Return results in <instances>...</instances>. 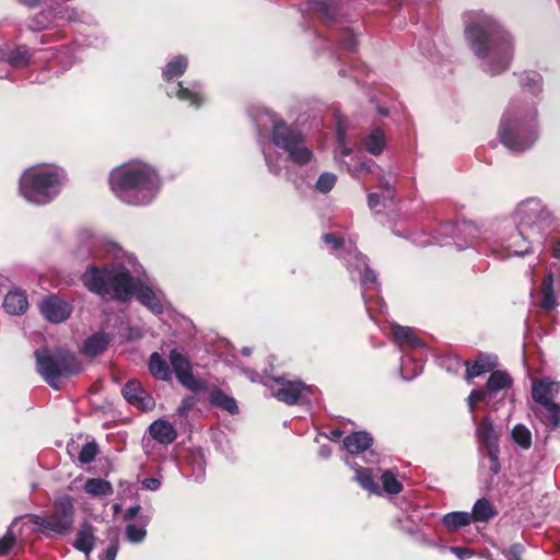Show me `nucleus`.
<instances>
[{
    "label": "nucleus",
    "mask_w": 560,
    "mask_h": 560,
    "mask_svg": "<svg viewBox=\"0 0 560 560\" xmlns=\"http://www.w3.org/2000/svg\"><path fill=\"white\" fill-rule=\"evenodd\" d=\"M38 307L43 317L51 324L66 322L73 312V305L55 293L45 296Z\"/></svg>",
    "instance_id": "11"
},
{
    "label": "nucleus",
    "mask_w": 560,
    "mask_h": 560,
    "mask_svg": "<svg viewBox=\"0 0 560 560\" xmlns=\"http://www.w3.org/2000/svg\"><path fill=\"white\" fill-rule=\"evenodd\" d=\"M149 370L155 378L163 381L170 378L168 366L166 362L156 352L153 353L150 358Z\"/></svg>",
    "instance_id": "37"
},
{
    "label": "nucleus",
    "mask_w": 560,
    "mask_h": 560,
    "mask_svg": "<svg viewBox=\"0 0 560 560\" xmlns=\"http://www.w3.org/2000/svg\"><path fill=\"white\" fill-rule=\"evenodd\" d=\"M466 378L470 381L474 377L491 371L495 366V361L490 355L480 354L472 364L466 362Z\"/></svg>",
    "instance_id": "23"
},
{
    "label": "nucleus",
    "mask_w": 560,
    "mask_h": 560,
    "mask_svg": "<svg viewBox=\"0 0 560 560\" xmlns=\"http://www.w3.org/2000/svg\"><path fill=\"white\" fill-rule=\"evenodd\" d=\"M512 384V380L508 373L502 371H495L491 373L487 381V390L491 394H497L498 392L509 388Z\"/></svg>",
    "instance_id": "28"
},
{
    "label": "nucleus",
    "mask_w": 560,
    "mask_h": 560,
    "mask_svg": "<svg viewBox=\"0 0 560 560\" xmlns=\"http://www.w3.org/2000/svg\"><path fill=\"white\" fill-rule=\"evenodd\" d=\"M337 141H338V149L337 154L341 156H347L351 153V149L347 148L346 145V130L342 126V121L338 120L337 122Z\"/></svg>",
    "instance_id": "46"
},
{
    "label": "nucleus",
    "mask_w": 560,
    "mask_h": 560,
    "mask_svg": "<svg viewBox=\"0 0 560 560\" xmlns=\"http://www.w3.org/2000/svg\"><path fill=\"white\" fill-rule=\"evenodd\" d=\"M354 478L362 488L370 492H377V485L374 482L370 469L363 467L357 468Z\"/></svg>",
    "instance_id": "41"
},
{
    "label": "nucleus",
    "mask_w": 560,
    "mask_h": 560,
    "mask_svg": "<svg viewBox=\"0 0 560 560\" xmlns=\"http://www.w3.org/2000/svg\"><path fill=\"white\" fill-rule=\"evenodd\" d=\"M368 202L372 210H376L377 206L381 203V197L377 194H369Z\"/></svg>",
    "instance_id": "60"
},
{
    "label": "nucleus",
    "mask_w": 560,
    "mask_h": 560,
    "mask_svg": "<svg viewBox=\"0 0 560 560\" xmlns=\"http://www.w3.org/2000/svg\"><path fill=\"white\" fill-rule=\"evenodd\" d=\"M386 140L385 135L380 129H374L371 133L365 138L364 145L368 152L373 155L380 154L385 148Z\"/></svg>",
    "instance_id": "31"
},
{
    "label": "nucleus",
    "mask_w": 560,
    "mask_h": 560,
    "mask_svg": "<svg viewBox=\"0 0 560 560\" xmlns=\"http://www.w3.org/2000/svg\"><path fill=\"white\" fill-rule=\"evenodd\" d=\"M85 13L77 8L63 4H49L46 9L28 18L24 23V28L32 33H38L48 30L55 22H84Z\"/></svg>",
    "instance_id": "9"
},
{
    "label": "nucleus",
    "mask_w": 560,
    "mask_h": 560,
    "mask_svg": "<svg viewBox=\"0 0 560 560\" xmlns=\"http://www.w3.org/2000/svg\"><path fill=\"white\" fill-rule=\"evenodd\" d=\"M149 434L161 444H171L176 439V430L165 420H156L149 427Z\"/></svg>",
    "instance_id": "20"
},
{
    "label": "nucleus",
    "mask_w": 560,
    "mask_h": 560,
    "mask_svg": "<svg viewBox=\"0 0 560 560\" xmlns=\"http://www.w3.org/2000/svg\"><path fill=\"white\" fill-rule=\"evenodd\" d=\"M4 311L10 315H22L28 308V301L21 290L9 291L2 304Z\"/></svg>",
    "instance_id": "19"
},
{
    "label": "nucleus",
    "mask_w": 560,
    "mask_h": 560,
    "mask_svg": "<svg viewBox=\"0 0 560 560\" xmlns=\"http://www.w3.org/2000/svg\"><path fill=\"white\" fill-rule=\"evenodd\" d=\"M534 237H518L517 229L511 236L506 240V249L510 255L522 256L529 250V245L526 243L527 240H533Z\"/></svg>",
    "instance_id": "34"
},
{
    "label": "nucleus",
    "mask_w": 560,
    "mask_h": 560,
    "mask_svg": "<svg viewBox=\"0 0 560 560\" xmlns=\"http://www.w3.org/2000/svg\"><path fill=\"white\" fill-rule=\"evenodd\" d=\"M392 332L395 339L401 345H410L412 347L421 346L420 340L415 336L412 329L409 327L393 325Z\"/></svg>",
    "instance_id": "35"
},
{
    "label": "nucleus",
    "mask_w": 560,
    "mask_h": 560,
    "mask_svg": "<svg viewBox=\"0 0 560 560\" xmlns=\"http://www.w3.org/2000/svg\"><path fill=\"white\" fill-rule=\"evenodd\" d=\"M380 184H381V187L384 189V191L387 192V199L392 200L393 199V195H392V183L387 179H385L384 177H381L380 178Z\"/></svg>",
    "instance_id": "61"
},
{
    "label": "nucleus",
    "mask_w": 560,
    "mask_h": 560,
    "mask_svg": "<svg viewBox=\"0 0 560 560\" xmlns=\"http://www.w3.org/2000/svg\"><path fill=\"white\" fill-rule=\"evenodd\" d=\"M78 243L77 255L80 258L97 255L101 247L112 258L103 266L89 265L81 276L83 285L105 302L130 301L138 291L137 281L130 271L137 257L126 253L117 243L101 238L88 230L78 234Z\"/></svg>",
    "instance_id": "1"
},
{
    "label": "nucleus",
    "mask_w": 560,
    "mask_h": 560,
    "mask_svg": "<svg viewBox=\"0 0 560 560\" xmlns=\"http://www.w3.org/2000/svg\"><path fill=\"white\" fill-rule=\"evenodd\" d=\"M512 438L523 448H528L532 445V434L524 425H515L512 430Z\"/></svg>",
    "instance_id": "42"
},
{
    "label": "nucleus",
    "mask_w": 560,
    "mask_h": 560,
    "mask_svg": "<svg viewBox=\"0 0 560 560\" xmlns=\"http://www.w3.org/2000/svg\"><path fill=\"white\" fill-rule=\"evenodd\" d=\"M170 361L176 378L184 387L194 393L206 388L205 383L194 376L190 362L180 352L172 350L170 352Z\"/></svg>",
    "instance_id": "12"
},
{
    "label": "nucleus",
    "mask_w": 560,
    "mask_h": 560,
    "mask_svg": "<svg viewBox=\"0 0 560 560\" xmlns=\"http://www.w3.org/2000/svg\"><path fill=\"white\" fill-rule=\"evenodd\" d=\"M142 305L147 306L153 314H161L167 307L164 293L147 284L142 279Z\"/></svg>",
    "instance_id": "18"
},
{
    "label": "nucleus",
    "mask_w": 560,
    "mask_h": 560,
    "mask_svg": "<svg viewBox=\"0 0 560 560\" xmlns=\"http://www.w3.org/2000/svg\"><path fill=\"white\" fill-rule=\"evenodd\" d=\"M542 303L541 306L550 311L557 306V299L553 293V276L549 273L542 281L541 284Z\"/></svg>",
    "instance_id": "33"
},
{
    "label": "nucleus",
    "mask_w": 560,
    "mask_h": 560,
    "mask_svg": "<svg viewBox=\"0 0 560 560\" xmlns=\"http://www.w3.org/2000/svg\"><path fill=\"white\" fill-rule=\"evenodd\" d=\"M372 438L366 432H354L347 435L343 440L345 448L350 454H359L370 447Z\"/></svg>",
    "instance_id": "22"
},
{
    "label": "nucleus",
    "mask_w": 560,
    "mask_h": 560,
    "mask_svg": "<svg viewBox=\"0 0 560 560\" xmlns=\"http://www.w3.org/2000/svg\"><path fill=\"white\" fill-rule=\"evenodd\" d=\"M110 341L112 338L107 332L96 331L85 338L81 351L85 357L96 358L107 350Z\"/></svg>",
    "instance_id": "17"
},
{
    "label": "nucleus",
    "mask_w": 560,
    "mask_h": 560,
    "mask_svg": "<svg viewBox=\"0 0 560 560\" xmlns=\"http://www.w3.org/2000/svg\"><path fill=\"white\" fill-rule=\"evenodd\" d=\"M536 109L512 103L502 116L499 136L510 150L520 152L533 145L538 135L535 128Z\"/></svg>",
    "instance_id": "4"
},
{
    "label": "nucleus",
    "mask_w": 560,
    "mask_h": 560,
    "mask_svg": "<svg viewBox=\"0 0 560 560\" xmlns=\"http://www.w3.org/2000/svg\"><path fill=\"white\" fill-rule=\"evenodd\" d=\"M267 119L271 124L273 144L283 150L291 162L303 165L311 161L313 153L307 148L304 136L298 129L278 120L275 115L268 114Z\"/></svg>",
    "instance_id": "6"
},
{
    "label": "nucleus",
    "mask_w": 560,
    "mask_h": 560,
    "mask_svg": "<svg viewBox=\"0 0 560 560\" xmlns=\"http://www.w3.org/2000/svg\"><path fill=\"white\" fill-rule=\"evenodd\" d=\"M210 402L215 407H220L229 411L230 413H236L238 409L235 399L228 396L220 389L213 390L210 394Z\"/></svg>",
    "instance_id": "32"
},
{
    "label": "nucleus",
    "mask_w": 560,
    "mask_h": 560,
    "mask_svg": "<svg viewBox=\"0 0 560 560\" xmlns=\"http://www.w3.org/2000/svg\"><path fill=\"white\" fill-rule=\"evenodd\" d=\"M36 372L54 389H60V380L78 375L82 364L73 352L57 347H42L34 351Z\"/></svg>",
    "instance_id": "5"
},
{
    "label": "nucleus",
    "mask_w": 560,
    "mask_h": 560,
    "mask_svg": "<svg viewBox=\"0 0 560 560\" xmlns=\"http://www.w3.org/2000/svg\"><path fill=\"white\" fill-rule=\"evenodd\" d=\"M187 65V59L183 56H178L166 65L163 71V77L166 80H172L174 78L180 77L185 72Z\"/></svg>",
    "instance_id": "38"
},
{
    "label": "nucleus",
    "mask_w": 560,
    "mask_h": 560,
    "mask_svg": "<svg viewBox=\"0 0 560 560\" xmlns=\"http://www.w3.org/2000/svg\"><path fill=\"white\" fill-rule=\"evenodd\" d=\"M336 180L337 176L335 174L326 172L318 177L315 187L318 191L326 194L332 189Z\"/></svg>",
    "instance_id": "45"
},
{
    "label": "nucleus",
    "mask_w": 560,
    "mask_h": 560,
    "mask_svg": "<svg viewBox=\"0 0 560 560\" xmlns=\"http://www.w3.org/2000/svg\"><path fill=\"white\" fill-rule=\"evenodd\" d=\"M374 164V162L372 160H369V161H365V162H362L359 166H355L353 170H352V174L353 176L355 177H360L361 176V173L364 171V172H371V167L372 165Z\"/></svg>",
    "instance_id": "56"
},
{
    "label": "nucleus",
    "mask_w": 560,
    "mask_h": 560,
    "mask_svg": "<svg viewBox=\"0 0 560 560\" xmlns=\"http://www.w3.org/2000/svg\"><path fill=\"white\" fill-rule=\"evenodd\" d=\"M161 486V481L159 478H147L144 480H142V487H144L145 489L148 490H152V491H155L160 488Z\"/></svg>",
    "instance_id": "58"
},
{
    "label": "nucleus",
    "mask_w": 560,
    "mask_h": 560,
    "mask_svg": "<svg viewBox=\"0 0 560 560\" xmlns=\"http://www.w3.org/2000/svg\"><path fill=\"white\" fill-rule=\"evenodd\" d=\"M142 201L151 200L160 188V178L155 170L149 165L142 164Z\"/></svg>",
    "instance_id": "21"
},
{
    "label": "nucleus",
    "mask_w": 560,
    "mask_h": 560,
    "mask_svg": "<svg viewBox=\"0 0 560 560\" xmlns=\"http://www.w3.org/2000/svg\"><path fill=\"white\" fill-rule=\"evenodd\" d=\"M16 537L12 533V528H9L7 534L0 538V557L5 556L15 545Z\"/></svg>",
    "instance_id": "47"
},
{
    "label": "nucleus",
    "mask_w": 560,
    "mask_h": 560,
    "mask_svg": "<svg viewBox=\"0 0 560 560\" xmlns=\"http://www.w3.org/2000/svg\"><path fill=\"white\" fill-rule=\"evenodd\" d=\"M444 526L450 530H456L471 523V515L467 512H452L444 515L442 520Z\"/></svg>",
    "instance_id": "30"
},
{
    "label": "nucleus",
    "mask_w": 560,
    "mask_h": 560,
    "mask_svg": "<svg viewBox=\"0 0 560 560\" xmlns=\"http://www.w3.org/2000/svg\"><path fill=\"white\" fill-rule=\"evenodd\" d=\"M119 334L122 339L132 340L140 336V330L138 328L128 326L121 329Z\"/></svg>",
    "instance_id": "54"
},
{
    "label": "nucleus",
    "mask_w": 560,
    "mask_h": 560,
    "mask_svg": "<svg viewBox=\"0 0 560 560\" xmlns=\"http://www.w3.org/2000/svg\"><path fill=\"white\" fill-rule=\"evenodd\" d=\"M442 233L452 237L458 249L470 246L480 234L479 229L469 221L445 224L442 226Z\"/></svg>",
    "instance_id": "14"
},
{
    "label": "nucleus",
    "mask_w": 560,
    "mask_h": 560,
    "mask_svg": "<svg viewBox=\"0 0 560 560\" xmlns=\"http://www.w3.org/2000/svg\"><path fill=\"white\" fill-rule=\"evenodd\" d=\"M67 182V173L58 166H31L21 177L19 190L30 203L45 206L55 200Z\"/></svg>",
    "instance_id": "3"
},
{
    "label": "nucleus",
    "mask_w": 560,
    "mask_h": 560,
    "mask_svg": "<svg viewBox=\"0 0 560 560\" xmlns=\"http://www.w3.org/2000/svg\"><path fill=\"white\" fill-rule=\"evenodd\" d=\"M323 240L326 244L330 245L334 249L339 248L342 245V238L336 236L335 234H325Z\"/></svg>",
    "instance_id": "55"
},
{
    "label": "nucleus",
    "mask_w": 560,
    "mask_h": 560,
    "mask_svg": "<svg viewBox=\"0 0 560 560\" xmlns=\"http://www.w3.org/2000/svg\"><path fill=\"white\" fill-rule=\"evenodd\" d=\"M154 406L153 398L149 395H142V410L151 409Z\"/></svg>",
    "instance_id": "64"
},
{
    "label": "nucleus",
    "mask_w": 560,
    "mask_h": 560,
    "mask_svg": "<svg viewBox=\"0 0 560 560\" xmlns=\"http://www.w3.org/2000/svg\"><path fill=\"white\" fill-rule=\"evenodd\" d=\"M83 490L91 497L100 498L113 493V486L103 478H89L83 485Z\"/></svg>",
    "instance_id": "25"
},
{
    "label": "nucleus",
    "mask_w": 560,
    "mask_h": 560,
    "mask_svg": "<svg viewBox=\"0 0 560 560\" xmlns=\"http://www.w3.org/2000/svg\"><path fill=\"white\" fill-rule=\"evenodd\" d=\"M126 536L128 540L132 542H139L140 541V527H138L135 524H128L126 527Z\"/></svg>",
    "instance_id": "52"
},
{
    "label": "nucleus",
    "mask_w": 560,
    "mask_h": 560,
    "mask_svg": "<svg viewBox=\"0 0 560 560\" xmlns=\"http://www.w3.org/2000/svg\"><path fill=\"white\" fill-rule=\"evenodd\" d=\"M488 390L487 388L486 389H478V390H472L468 397V405H469V408H470V411L474 412L475 410V404L477 401H482L486 399L487 395H488Z\"/></svg>",
    "instance_id": "50"
},
{
    "label": "nucleus",
    "mask_w": 560,
    "mask_h": 560,
    "mask_svg": "<svg viewBox=\"0 0 560 560\" xmlns=\"http://www.w3.org/2000/svg\"><path fill=\"white\" fill-rule=\"evenodd\" d=\"M537 415L541 422L545 425L550 427L552 430L560 425V405L556 402L540 406Z\"/></svg>",
    "instance_id": "26"
},
{
    "label": "nucleus",
    "mask_w": 560,
    "mask_h": 560,
    "mask_svg": "<svg viewBox=\"0 0 560 560\" xmlns=\"http://www.w3.org/2000/svg\"><path fill=\"white\" fill-rule=\"evenodd\" d=\"M477 438L487 448L499 446V435L488 417L483 418L477 425Z\"/></svg>",
    "instance_id": "24"
},
{
    "label": "nucleus",
    "mask_w": 560,
    "mask_h": 560,
    "mask_svg": "<svg viewBox=\"0 0 560 560\" xmlns=\"http://www.w3.org/2000/svg\"><path fill=\"white\" fill-rule=\"evenodd\" d=\"M16 2L30 10H34L46 3H57L58 0H16Z\"/></svg>",
    "instance_id": "51"
},
{
    "label": "nucleus",
    "mask_w": 560,
    "mask_h": 560,
    "mask_svg": "<svg viewBox=\"0 0 560 560\" xmlns=\"http://www.w3.org/2000/svg\"><path fill=\"white\" fill-rule=\"evenodd\" d=\"M175 95L185 102H190L192 106L199 107L202 103V96L195 88L192 90L188 88H184L182 84H178L175 88Z\"/></svg>",
    "instance_id": "40"
},
{
    "label": "nucleus",
    "mask_w": 560,
    "mask_h": 560,
    "mask_svg": "<svg viewBox=\"0 0 560 560\" xmlns=\"http://www.w3.org/2000/svg\"><path fill=\"white\" fill-rule=\"evenodd\" d=\"M470 515L471 521L488 522L495 515V511L492 504L487 499H479L475 503L472 508V513Z\"/></svg>",
    "instance_id": "29"
},
{
    "label": "nucleus",
    "mask_w": 560,
    "mask_h": 560,
    "mask_svg": "<svg viewBox=\"0 0 560 560\" xmlns=\"http://www.w3.org/2000/svg\"><path fill=\"white\" fill-rule=\"evenodd\" d=\"M466 37L475 54L485 58V71L491 75L503 72L512 59V38L491 18L485 16L466 28Z\"/></svg>",
    "instance_id": "2"
},
{
    "label": "nucleus",
    "mask_w": 560,
    "mask_h": 560,
    "mask_svg": "<svg viewBox=\"0 0 560 560\" xmlns=\"http://www.w3.org/2000/svg\"><path fill=\"white\" fill-rule=\"evenodd\" d=\"M97 454L98 445L95 441H90L82 446L78 459L81 464H90L95 459Z\"/></svg>",
    "instance_id": "43"
},
{
    "label": "nucleus",
    "mask_w": 560,
    "mask_h": 560,
    "mask_svg": "<svg viewBox=\"0 0 560 560\" xmlns=\"http://www.w3.org/2000/svg\"><path fill=\"white\" fill-rule=\"evenodd\" d=\"M276 383L277 387L272 388L273 396L288 405L295 404L304 393L311 392V387L302 382L277 378Z\"/></svg>",
    "instance_id": "15"
},
{
    "label": "nucleus",
    "mask_w": 560,
    "mask_h": 560,
    "mask_svg": "<svg viewBox=\"0 0 560 560\" xmlns=\"http://www.w3.org/2000/svg\"><path fill=\"white\" fill-rule=\"evenodd\" d=\"M124 398L136 408L140 409V382L131 380L122 387Z\"/></svg>",
    "instance_id": "39"
},
{
    "label": "nucleus",
    "mask_w": 560,
    "mask_h": 560,
    "mask_svg": "<svg viewBox=\"0 0 560 560\" xmlns=\"http://www.w3.org/2000/svg\"><path fill=\"white\" fill-rule=\"evenodd\" d=\"M192 406L191 399L187 398L182 401V405L177 408V413L183 416Z\"/></svg>",
    "instance_id": "63"
},
{
    "label": "nucleus",
    "mask_w": 560,
    "mask_h": 560,
    "mask_svg": "<svg viewBox=\"0 0 560 560\" xmlns=\"http://www.w3.org/2000/svg\"><path fill=\"white\" fill-rule=\"evenodd\" d=\"M382 483L384 490L390 494H397L402 490L401 483L390 471H385L382 475Z\"/></svg>",
    "instance_id": "44"
},
{
    "label": "nucleus",
    "mask_w": 560,
    "mask_h": 560,
    "mask_svg": "<svg viewBox=\"0 0 560 560\" xmlns=\"http://www.w3.org/2000/svg\"><path fill=\"white\" fill-rule=\"evenodd\" d=\"M550 214L538 199H528L518 205L514 213L518 237L539 236L549 221Z\"/></svg>",
    "instance_id": "8"
},
{
    "label": "nucleus",
    "mask_w": 560,
    "mask_h": 560,
    "mask_svg": "<svg viewBox=\"0 0 560 560\" xmlns=\"http://www.w3.org/2000/svg\"><path fill=\"white\" fill-rule=\"evenodd\" d=\"M119 488L122 495H132L138 491L136 486L122 481L119 482Z\"/></svg>",
    "instance_id": "59"
},
{
    "label": "nucleus",
    "mask_w": 560,
    "mask_h": 560,
    "mask_svg": "<svg viewBox=\"0 0 560 560\" xmlns=\"http://www.w3.org/2000/svg\"><path fill=\"white\" fill-rule=\"evenodd\" d=\"M140 512V505L136 504L130 506L122 515V521L126 523L131 522Z\"/></svg>",
    "instance_id": "57"
},
{
    "label": "nucleus",
    "mask_w": 560,
    "mask_h": 560,
    "mask_svg": "<svg viewBox=\"0 0 560 560\" xmlns=\"http://www.w3.org/2000/svg\"><path fill=\"white\" fill-rule=\"evenodd\" d=\"M508 560H521L520 558V548L517 546H512L506 552Z\"/></svg>",
    "instance_id": "62"
},
{
    "label": "nucleus",
    "mask_w": 560,
    "mask_h": 560,
    "mask_svg": "<svg viewBox=\"0 0 560 560\" xmlns=\"http://www.w3.org/2000/svg\"><path fill=\"white\" fill-rule=\"evenodd\" d=\"M74 506L69 495L57 499L49 515H33V523L58 535L67 534L73 524Z\"/></svg>",
    "instance_id": "10"
},
{
    "label": "nucleus",
    "mask_w": 560,
    "mask_h": 560,
    "mask_svg": "<svg viewBox=\"0 0 560 560\" xmlns=\"http://www.w3.org/2000/svg\"><path fill=\"white\" fill-rule=\"evenodd\" d=\"M118 547L112 542L106 550L100 556L101 560H115L117 556Z\"/></svg>",
    "instance_id": "53"
},
{
    "label": "nucleus",
    "mask_w": 560,
    "mask_h": 560,
    "mask_svg": "<svg viewBox=\"0 0 560 560\" xmlns=\"http://www.w3.org/2000/svg\"><path fill=\"white\" fill-rule=\"evenodd\" d=\"M353 258L355 260V264L353 267L358 269L360 272H362L361 281L363 284H375L376 283V275L372 269L369 268L366 264V258L361 255L360 253L353 254ZM349 268H352V265L350 264Z\"/></svg>",
    "instance_id": "36"
},
{
    "label": "nucleus",
    "mask_w": 560,
    "mask_h": 560,
    "mask_svg": "<svg viewBox=\"0 0 560 560\" xmlns=\"http://www.w3.org/2000/svg\"><path fill=\"white\" fill-rule=\"evenodd\" d=\"M108 182L110 190L120 201L127 205L139 203L140 162L130 161L113 168Z\"/></svg>",
    "instance_id": "7"
},
{
    "label": "nucleus",
    "mask_w": 560,
    "mask_h": 560,
    "mask_svg": "<svg viewBox=\"0 0 560 560\" xmlns=\"http://www.w3.org/2000/svg\"><path fill=\"white\" fill-rule=\"evenodd\" d=\"M560 384L558 382L541 380L533 383V399L539 405L555 404V398L559 394Z\"/></svg>",
    "instance_id": "16"
},
{
    "label": "nucleus",
    "mask_w": 560,
    "mask_h": 560,
    "mask_svg": "<svg viewBox=\"0 0 560 560\" xmlns=\"http://www.w3.org/2000/svg\"><path fill=\"white\" fill-rule=\"evenodd\" d=\"M36 49L24 44L0 47V68L23 69L31 65Z\"/></svg>",
    "instance_id": "13"
},
{
    "label": "nucleus",
    "mask_w": 560,
    "mask_h": 560,
    "mask_svg": "<svg viewBox=\"0 0 560 560\" xmlns=\"http://www.w3.org/2000/svg\"><path fill=\"white\" fill-rule=\"evenodd\" d=\"M541 78L539 74H534L532 77L526 75L524 79H522V86L523 89H528V91L533 93H537L541 90Z\"/></svg>",
    "instance_id": "48"
},
{
    "label": "nucleus",
    "mask_w": 560,
    "mask_h": 560,
    "mask_svg": "<svg viewBox=\"0 0 560 560\" xmlns=\"http://www.w3.org/2000/svg\"><path fill=\"white\" fill-rule=\"evenodd\" d=\"M95 545V537L91 530V527L84 526V528L80 529L77 533L75 540L73 542V547L89 556Z\"/></svg>",
    "instance_id": "27"
},
{
    "label": "nucleus",
    "mask_w": 560,
    "mask_h": 560,
    "mask_svg": "<svg viewBox=\"0 0 560 560\" xmlns=\"http://www.w3.org/2000/svg\"><path fill=\"white\" fill-rule=\"evenodd\" d=\"M488 456L490 459L489 469L494 475L499 474L501 469V465L499 462V446L488 448Z\"/></svg>",
    "instance_id": "49"
}]
</instances>
